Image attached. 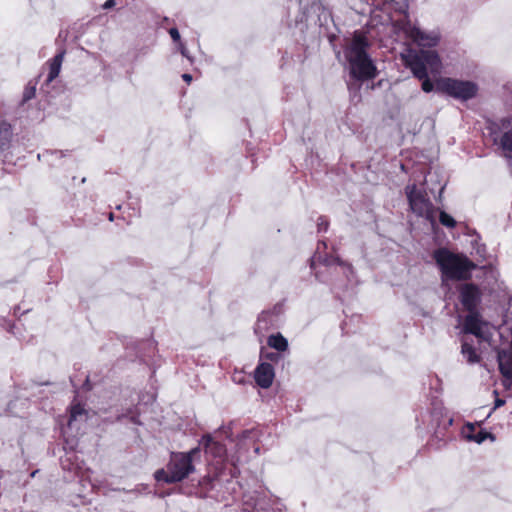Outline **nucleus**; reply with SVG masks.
<instances>
[{
    "label": "nucleus",
    "instance_id": "1",
    "mask_svg": "<svg viewBox=\"0 0 512 512\" xmlns=\"http://www.w3.org/2000/svg\"><path fill=\"white\" fill-rule=\"evenodd\" d=\"M400 56L404 65L411 70L413 76L422 81V90L426 93L431 92L434 84L428 75L429 73H439L441 68V61L437 52L407 48Z\"/></svg>",
    "mask_w": 512,
    "mask_h": 512
},
{
    "label": "nucleus",
    "instance_id": "2",
    "mask_svg": "<svg viewBox=\"0 0 512 512\" xmlns=\"http://www.w3.org/2000/svg\"><path fill=\"white\" fill-rule=\"evenodd\" d=\"M369 41L365 35L356 31L344 54L349 65L350 75L357 80L373 79L377 69L367 53Z\"/></svg>",
    "mask_w": 512,
    "mask_h": 512
},
{
    "label": "nucleus",
    "instance_id": "3",
    "mask_svg": "<svg viewBox=\"0 0 512 512\" xmlns=\"http://www.w3.org/2000/svg\"><path fill=\"white\" fill-rule=\"evenodd\" d=\"M199 453V447L188 452H172L166 468L155 472V479L165 483H177L184 480L194 472L193 460Z\"/></svg>",
    "mask_w": 512,
    "mask_h": 512
},
{
    "label": "nucleus",
    "instance_id": "4",
    "mask_svg": "<svg viewBox=\"0 0 512 512\" xmlns=\"http://www.w3.org/2000/svg\"><path fill=\"white\" fill-rule=\"evenodd\" d=\"M434 259L438 265L442 280H466L476 265L466 256L453 254L447 249H438L434 252Z\"/></svg>",
    "mask_w": 512,
    "mask_h": 512
},
{
    "label": "nucleus",
    "instance_id": "5",
    "mask_svg": "<svg viewBox=\"0 0 512 512\" xmlns=\"http://www.w3.org/2000/svg\"><path fill=\"white\" fill-rule=\"evenodd\" d=\"M437 88L439 91L463 101L472 99L476 96L478 87L474 82L462 81L452 78H443L438 81Z\"/></svg>",
    "mask_w": 512,
    "mask_h": 512
},
{
    "label": "nucleus",
    "instance_id": "6",
    "mask_svg": "<svg viewBox=\"0 0 512 512\" xmlns=\"http://www.w3.org/2000/svg\"><path fill=\"white\" fill-rule=\"evenodd\" d=\"M405 190L412 211L434 224L436 211L426 194L418 190L415 184L408 185Z\"/></svg>",
    "mask_w": 512,
    "mask_h": 512
},
{
    "label": "nucleus",
    "instance_id": "7",
    "mask_svg": "<svg viewBox=\"0 0 512 512\" xmlns=\"http://www.w3.org/2000/svg\"><path fill=\"white\" fill-rule=\"evenodd\" d=\"M405 36L420 47L432 48L438 45L440 33L438 30H422L419 26L406 21L401 26Z\"/></svg>",
    "mask_w": 512,
    "mask_h": 512
},
{
    "label": "nucleus",
    "instance_id": "8",
    "mask_svg": "<svg viewBox=\"0 0 512 512\" xmlns=\"http://www.w3.org/2000/svg\"><path fill=\"white\" fill-rule=\"evenodd\" d=\"M499 371L503 377L502 385L505 389L512 387V350L501 349L497 353Z\"/></svg>",
    "mask_w": 512,
    "mask_h": 512
},
{
    "label": "nucleus",
    "instance_id": "9",
    "mask_svg": "<svg viewBox=\"0 0 512 512\" xmlns=\"http://www.w3.org/2000/svg\"><path fill=\"white\" fill-rule=\"evenodd\" d=\"M460 300L468 312L476 311V308L481 301V292L475 284H463L460 287Z\"/></svg>",
    "mask_w": 512,
    "mask_h": 512
},
{
    "label": "nucleus",
    "instance_id": "10",
    "mask_svg": "<svg viewBox=\"0 0 512 512\" xmlns=\"http://www.w3.org/2000/svg\"><path fill=\"white\" fill-rule=\"evenodd\" d=\"M316 260H319V262L322 263L325 267H330L334 264L341 266L344 270V273H346L348 279H350L349 274H353V267L349 263L344 262L337 256H325L324 258H322L321 256L314 255L312 257L311 268L315 270V277L319 281H323V279L321 278L319 271L316 270Z\"/></svg>",
    "mask_w": 512,
    "mask_h": 512
},
{
    "label": "nucleus",
    "instance_id": "11",
    "mask_svg": "<svg viewBox=\"0 0 512 512\" xmlns=\"http://www.w3.org/2000/svg\"><path fill=\"white\" fill-rule=\"evenodd\" d=\"M274 368L270 363H260L254 372L255 382L263 389L269 388L274 379Z\"/></svg>",
    "mask_w": 512,
    "mask_h": 512
},
{
    "label": "nucleus",
    "instance_id": "12",
    "mask_svg": "<svg viewBox=\"0 0 512 512\" xmlns=\"http://www.w3.org/2000/svg\"><path fill=\"white\" fill-rule=\"evenodd\" d=\"M200 444L203 446L206 454L211 457L223 460L226 456V447L224 444L214 440L210 434H206L202 437Z\"/></svg>",
    "mask_w": 512,
    "mask_h": 512
},
{
    "label": "nucleus",
    "instance_id": "13",
    "mask_svg": "<svg viewBox=\"0 0 512 512\" xmlns=\"http://www.w3.org/2000/svg\"><path fill=\"white\" fill-rule=\"evenodd\" d=\"M483 322L476 311L469 312L465 317L463 331L467 334H472L480 339H485L483 334Z\"/></svg>",
    "mask_w": 512,
    "mask_h": 512
},
{
    "label": "nucleus",
    "instance_id": "14",
    "mask_svg": "<svg viewBox=\"0 0 512 512\" xmlns=\"http://www.w3.org/2000/svg\"><path fill=\"white\" fill-rule=\"evenodd\" d=\"M500 128L504 130L500 145L504 151L512 153V117L501 119Z\"/></svg>",
    "mask_w": 512,
    "mask_h": 512
},
{
    "label": "nucleus",
    "instance_id": "15",
    "mask_svg": "<svg viewBox=\"0 0 512 512\" xmlns=\"http://www.w3.org/2000/svg\"><path fill=\"white\" fill-rule=\"evenodd\" d=\"M483 275H484V288L489 292H494L499 288L498 284V276L499 273L492 267H483Z\"/></svg>",
    "mask_w": 512,
    "mask_h": 512
},
{
    "label": "nucleus",
    "instance_id": "16",
    "mask_svg": "<svg viewBox=\"0 0 512 512\" xmlns=\"http://www.w3.org/2000/svg\"><path fill=\"white\" fill-rule=\"evenodd\" d=\"M64 56L65 50H61L49 61V73L46 80L47 82H52L56 77H58Z\"/></svg>",
    "mask_w": 512,
    "mask_h": 512
},
{
    "label": "nucleus",
    "instance_id": "17",
    "mask_svg": "<svg viewBox=\"0 0 512 512\" xmlns=\"http://www.w3.org/2000/svg\"><path fill=\"white\" fill-rule=\"evenodd\" d=\"M86 419V411L85 409L80 405L76 404L73 405L70 409V415L68 419V429L72 430L73 428H76L77 423L79 421H84ZM79 429V427H77Z\"/></svg>",
    "mask_w": 512,
    "mask_h": 512
},
{
    "label": "nucleus",
    "instance_id": "18",
    "mask_svg": "<svg viewBox=\"0 0 512 512\" xmlns=\"http://www.w3.org/2000/svg\"><path fill=\"white\" fill-rule=\"evenodd\" d=\"M11 138V125L6 122L0 123V154L10 147Z\"/></svg>",
    "mask_w": 512,
    "mask_h": 512
},
{
    "label": "nucleus",
    "instance_id": "19",
    "mask_svg": "<svg viewBox=\"0 0 512 512\" xmlns=\"http://www.w3.org/2000/svg\"><path fill=\"white\" fill-rule=\"evenodd\" d=\"M467 428L469 429V433L466 434V438L469 441H473L478 444H481L486 439H490L491 441L495 440V436L492 433H489L487 431L480 430L477 433H474V426L472 424H468Z\"/></svg>",
    "mask_w": 512,
    "mask_h": 512
},
{
    "label": "nucleus",
    "instance_id": "20",
    "mask_svg": "<svg viewBox=\"0 0 512 512\" xmlns=\"http://www.w3.org/2000/svg\"><path fill=\"white\" fill-rule=\"evenodd\" d=\"M268 345L277 351L283 352L288 348V341L280 333H277L269 336Z\"/></svg>",
    "mask_w": 512,
    "mask_h": 512
},
{
    "label": "nucleus",
    "instance_id": "21",
    "mask_svg": "<svg viewBox=\"0 0 512 512\" xmlns=\"http://www.w3.org/2000/svg\"><path fill=\"white\" fill-rule=\"evenodd\" d=\"M461 352L467 361L471 364L477 363L480 360L476 350L466 339L462 341Z\"/></svg>",
    "mask_w": 512,
    "mask_h": 512
},
{
    "label": "nucleus",
    "instance_id": "22",
    "mask_svg": "<svg viewBox=\"0 0 512 512\" xmlns=\"http://www.w3.org/2000/svg\"><path fill=\"white\" fill-rule=\"evenodd\" d=\"M439 221L443 226H446L448 228H454L456 225V221L454 220V218L445 211H440Z\"/></svg>",
    "mask_w": 512,
    "mask_h": 512
},
{
    "label": "nucleus",
    "instance_id": "23",
    "mask_svg": "<svg viewBox=\"0 0 512 512\" xmlns=\"http://www.w3.org/2000/svg\"><path fill=\"white\" fill-rule=\"evenodd\" d=\"M318 231H326L328 228V221L324 217H319L317 221Z\"/></svg>",
    "mask_w": 512,
    "mask_h": 512
},
{
    "label": "nucleus",
    "instance_id": "24",
    "mask_svg": "<svg viewBox=\"0 0 512 512\" xmlns=\"http://www.w3.org/2000/svg\"><path fill=\"white\" fill-rule=\"evenodd\" d=\"M299 2L304 8L309 9L318 4L320 0H299Z\"/></svg>",
    "mask_w": 512,
    "mask_h": 512
},
{
    "label": "nucleus",
    "instance_id": "25",
    "mask_svg": "<svg viewBox=\"0 0 512 512\" xmlns=\"http://www.w3.org/2000/svg\"><path fill=\"white\" fill-rule=\"evenodd\" d=\"M179 51L180 53L182 54V56H184L185 58H187L191 63L193 62V59L192 57L190 56L187 48L185 47V45L183 43H179Z\"/></svg>",
    "mask_w": 512,
    "mask_h": 512
},
{
    "label": "nucleus",
    "instance_id": "26",
    "mask_svg": "<svg viewBox=\"0 0 512 512\" xmlns=\"http://www.w3.org/2000/svg\"><path fill=\"white\" fill-rule=\"evenodd\" d=\"M169 34H170L171 38L173 39V41L180 42V33L177 28H170Z\"/></svg>",
    "mask_w": 512,
    "mask_h": 512
},
{
    "label": "nucleus",
    "instance_id": "27",
    "mask_svg": "<svg viewBox=\"0 0 512 512\" xmlns=\"http://www.w3.org/2000/svg\"><path fill=\"white\" fill-rule=\"evenodd\" d=\"M116 4L115 0H107L105 1V3L102 5L103 9H110L112 7H114Z\"/></svg>",
    "mask_w": 512,
    "mask_h": 512
},
{
    "label": "nucleus",
    "instance_id": "28",
    "mask_svg": "<svg viewBox=\"0 0 512 512\" xmlns=\"http://www.w3.org/2000/svg\"><path fill=\"white\" fill-rule=\"evenodd\" d=\"M35 89L32 88L31 90H26L24 93V100H29L34 96Z\"/></svg>",
    "mask_w": 512,
    "mask_h": 512
},
{
    "label": "nucleus",
    "instance_id": "29",
    "mask_svg": "<svg viewBox=\"0 0 512 512\" xmlns=\"http://www.w3.org/2000/svg\"><path fill=\"white\" fill-rule=\"evenodd\" d=\"M504 404H505V400L500 399V398H497V399L495 400L494 408H493V409L495 410V409H497V408H499V407L503 406Z\"/></svg>",
    "mask_w": 512,
    "mask_h": 512
},
{
    "label": "nucleus",
    "instance_id": "30",
    "mask_svg": "<svg viewBox=\"0 0 512 512\" xmlns=\"http://www.w3.org/2000/svg\"><path fill=\"white\" fill-rule=\"evenodd\" d=\"M265 317H266V314H264V313L259 316L258 321H257L256 329H262L263 328L261 326V323L264 321Z\"/></svg>",
    "mask_w": 512,
    "mask_h": 512
},
{
    "label": "nucleus",
    "instance_id": "31",
    "mask_svg": "<svg viewBox=\"0 0 512 512\" xmlns=\"http://www.w3.org/2000/svg\"><path fill=\"white\" fill-rule=\"evenodd\" d=\"M182 79L189 84L192 81V75L184 73L182 74Z\"/></svg>",
    "mask_w": 512,
    "mask_h": 512
},
{
    "label": "nucleus",
    "instance_id": "32",
    "mask_svg": "<svg viewBox=\"0 0 512 512\" xmlns=\"http://www.w3.org/2000/svg\"><path fill=\"white\" fill-rule=\"evenodd\" d=\"M51 155L61 156V152L54 151V152H51Z\"/></svg>",
    "mask_w": 512,
    "mask_h": 512
},
{
    "label": "nucleus",
    "instance_id": "33",
    "mask_svg": "<svg viewBox=\"0 0 512 512\" xmlns=\"http://www.w3.org/2000/svg\"><path fill=\"white\" fill-rule=\"evenodd\" d=\"M88 384H89V379L87 378L85 385L88 386L87 389H90V386Z\"/></svg>",
    "mask_w": 512,
    "mask_h": 512
},
{
    "label": "nucleus",
    "instance_id": "34",
    "mask_svg": "<svg viewBox=\"0 0 512 512\" xmlns=\"http://www.w3.org/2000/svg\"><path fill=\"white\" fill-rule=\"evenodd\" d=\"M109 219L112 221L113 220V213H110L109 215Z\"/></svg>",
    "mask_w": 512,
    "mask_h": 512
}]
</instances>
